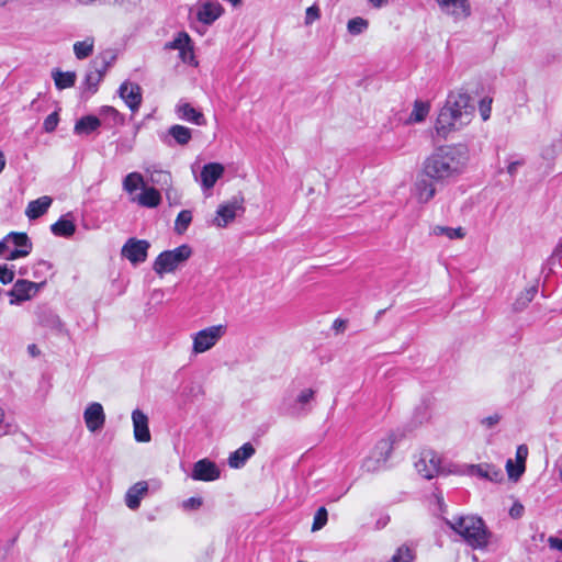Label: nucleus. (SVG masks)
I'll list each match as a JSON object with an SVG mask.
<instances>
[{
    "label": "nucleus",
    "mask_w": 562,
    "mask_h": 562,
    "mask_svg": "<svg viewBox=\"0 0 562 562\" xmlns=\"http://www.w3.org/2000/svg\"><path fill=\"white\" fill-rule=\"evenodd\" d=\"M470 161L467 145L453 144L437 147L423 162L424 171L437 182L449 181L462 175Z\"/></svg>",
    "instance_id": "nucleus-1"
},
{
    "label": "nucleus",
    "mask_w": 562,
    "mask_h": 562,
    "mask_svg": "<svg viewBox=\"0 0 562 562\" xmlns=\"http://www.w3.org/2000/svg\"><path fill=\"white\" fill-rule=\"evenodd\" d=\"M474 106L467 92L449 93L445 105L440 109L435 122L436 134L447 138L451 133L462 130L473 119Z\"/></svg>",
    "instance_id": "nucleus-2"
},
{
    "label": "nucleus",
    "mask_w": 562,
    "mask_h": 562,
    "mask_svg": "<svg viewBox=\"0 0 562 562\" xmlns=\"http://www.w3.org/2000/svg\"><path fill=\"white\" fill-rule=\"evenodd\" d=\"M446 524L473 549H483L490 541V531L485 522L477 516H460L452 520L446 519Z\"/></svg>",
    "instance_id": "nucleus-3"
},
{
    "label": "nucleus",
    "mask_w": 562,
    "mask_h": 562,
    "mask_svg": "<svg viewBox=\"0 0 562 562\" xmlns=\"http://www.w3.org/2000/svg\"><path fill=\"white\" fill-rule=\"evenodd\" d=\"M192 255V248L183 244L172 250L162 251L154 262V270L162 277L181 267Z\"/></svg>",
    "instance_id": "nucleus-4"
},
{
    "label": "nucleus",
    "mask_w": 562,
    "mask_h": 562,
    "mask_svg": "<svg viewBox=\"0 0 562 562\" xmlns=\"http://www.w3.org/2000/svg\"><path fill=\"white\" fill-rule=\"evenodd\" d=\"M223 325H215L195 333L192 337V353L199 355L210 350L225 335Z\"/></svg>",
    "instance_id": "nucleus-5"
},
{
    "label": "nucleus",
    "mask_w": 562,
    "mask_h": 562,
    "mask_svg": "<svg viewBox=\"0 0 562 562\" xmlns=\"http://www.w3.org/2000/svg\"><path fill=\"white\" fill-rule=\"evenodd\" d=\"M436 180L426 175L424 166L420 172L417 175L416 181L412 188V195L417 200L418 203L425 204L429 202L436 194Z\"/></svg>",
    "instance_id": "nucleus-6"
},
{
    "label": "nucleus",
    "mask_w": 562,
    "mask_h": 562,
    "mask_svg": "<svg viewBox=\"0 0 562 562\" xmlns=\"http://www.w3.org/2000/svg\"><path fill=\"white\" fill-rule=\"evenodd\" d=\"M150 244L144 239L130 238L123 245L121 255L133 265L144 262L147 258V252Z\"/></svg>",
    "instance_id": "nucleus-7"
},
{
    "label": "nucleus",
    "mask_w": 562,
    "mask_h": 562,
    "mask_svg": "<svg viewBox=\"0 0 562 562\" xmlns=\"http://www.w3.org/2000/svg\"><path fill=\"white\" fill-rule=\"evenodd\" d=\"M417 472L425 479L430 480L441 471V458L431 450L422 452L415 463Z\"/></svg>",
    "instance_id": "nucleus-8"
},
{
    "label": "nucleus",
    "mask_w": 562,
    "mask_h": 562,
    "mask_svg": "<svg viewBox=\"0 0 562 562\" xmlns=\"http://www.w3.org/2000/svg\"><path fill=\"white\" fill-rule=\"evenodd\" d=\"M439 9L454 21L465 20L471 15L469 0H436Z\"/></svg>",
    "instance_id": "nucleus-9"
},
{
    "label": "nucleus",
    "mask_w": 562,
    "mask_h": 562,
    "mask_svg": "<svg viewBox=\"0 0 562 562\" xmlns=\"http://www.w3.org/2000/svg\"><path fill=\"white\" fill-rule=\"evenodd\" d=\"M394 440L392 437L383 438L375 445L372 454L366 461L364 465L368 470H376L382 463H384L392 450H393Z\"/></svg>",
    "instance_id": "nucleus-10"
},
{
    "label": "nucleus",
    "mask_w": 562,
    "mask_h": 562,
    "mask_svg": "<svg viewBox=\"0 0 562 562\" xmlns=\"http://www.w3.org/2000/svg\"><path fill=\"white\" fill-rule=\"evenodd\" d=\"M83 419L89 431L101 430L105 424L103 406L98 402L90 403L83 412Z\"/></svg>",
    "instance_id": "nucleus-11"
},
{
    "label": "nucleus",
    "mask_w": 562,
    "mask_h": 562,
    "mask_svg": "<svg viewBox=\"0 0 562 562\" xmlns=\"http://www.w3.org/2000/svg\"><path fill=\"white\" fill-rule=\"evenodd\" d=\"M220 474V469L213 461L209 459H202L193 464L191 477L194 481L210 482L217 480Z\"/></svg>",
    "instance_id": "nucleus-12"
},
{
    "label": "nucleus",
    "mask_w": 562,
    "mask_h": 562,
    "mask_svg": "<svg viewBox=\"0 0 562 562\" xmlns=\"http://www.w3.org/2000/svg\"><path fill=\"white\" fill-rule=\"evenodd\" d=\"M120 97L125 104L133 111H137L142 104V89L137 83L125 81L119 89Z\"/></svg>",
    "instance_id": "nucleus-13"
},
{
    "label": "nucleus",
    "mask_w": 562,
    "mask_h": 562,
    "mask_svg": "<svg viewBox=\"0 0 562 562\" xmlns=\"http://www.w3.org/2000/svg\"><path fill=\"white\" fill-rule=\"evenodd\" d=\"M175 112H176L178 119H180L182 121H186V122L199 125V126H203L206 124L204 114L201 111L193 108L186 100H180L176 104Z\"/></svg>",
    "instance_id": "nucleus-14"
},
{
    "label": "nucleus",
    "mask_w": 562,
    "mask_h": 562,
    "mask_svg": "<svg viewBox=\"0 0 562 562\" xmlns=\"http://www.w3.org/2000/svg\"><path fill=\"white\" fill-rule=\"evenodd\" d=\"M44 283H14L9 292L10 303L20 304L35 296Z\"/></svg>",
    "instance_id": "nucleus-15"
},
{
    "label": "nucleus",
    "mask_w": 562,
    "mask_h": 562,
    "mask_svg": "<svg viewBox=\"0 0 562 562\" xmlns=\"http://www.w3.org/2000/svg\"><path fill=\"white\" fill-rule=\"evenodd\" d=\"M132 422L135 440L138 442H149L151 436L148 427L147 415L138 408L134 409L132 413Z\"/></svg>",
    "instance_id": "nucleus-16"
},
{
    "label": "nucleus",
    "mask_w": 562,
    "mask_h": 562,
    "mask_svg": "<svg viewBox=\"0 0 562 562\" xmlns=\"http://www.w3.org/2000/svg\"><path fill=\"white\" fill-rule=\"evenodd\" d=\"M10 239L11 259H18L20 257L27 256L32 249V244L25 233H10L8 235Z\"/></svg>",
    "instance_id": "nucleus-17"
},
{
    "label": "nucleus",
    "mask_w": 562,
    "mask_h": 562,
    "mask_svg": "<svg viewBox=\"0 0 562 562\" xmlns=\"http://www.w3.org/2000/svg\"><path fill=\"white\" fill-rule=\"evenodd\" d=\"M223 14L222 5L216 1L203 2L196 10V19L205 25H211Z\"/></svg>",
    "instance_id": "nucleus-18"
},
{
    "label": "nucleus",
    "mask_w": 562,
    "mask_h": 562,
    "mask_svg": "<svg viewBox=\"0 0 562 562\" xmlns=\"http://www.w3.org/2000/svg\"><path fill=\"white\" fill-rule=\"evenodd\" d=\"M224 167L218 162H210L203 166L200 175V183L203 190H211L223 176Z\"/></svg>",
    "instance_id": "nucleus-19"
},
{
    "label": "nucleus",
    "mask_w": 562,
    "mask_h": 562,
    "mask_svg": "<svg viewBox=\"0 0 562 562\" xmlns=\"http://www.w3.org/2000/svg\"><path fill=\"white\" fill-rule=\"evenodd\" d=\"M139 206L155 209L161 203V194L154 186H145L139 194L131 198Z\"/></svg>",
    "instance_id": "nucleus-20"
},
{
    "label": "nucleus",
    "mask_w": 562,
    "mask_h": 562,
    "mask_svg": "<svg viewBox=\"0 0 562 562\" xmlns=\"http://www.w3.org/2000/svg\"><path fill=\"white\" fill-rule=\"evenodd\" d=\"M240 209L241 204L237 200L221 204L216 211L214 224L217 227H225L236 217V213Z\"/></svg>",
    "instance_id": "nucleus-21"
},
{
    "label": "nucleus",
    "mask_w": 562,
    "mask_h": 562,
    "mask_svg": "<svg viewBox=\"0 0 562 562\" xmlns=\"http://www.w3.org/2000/svg\"><path fill=\"white\" fill-rule=\"evenodd\" d=\"M528 456V448L525 445H520L517 448L516 451V465L514 464L513 460H507L506 462V470L508 472V476L510 479L517 480L520 477V475L525 472V462Z\"/></svg>",
    "instance_id": "nucleus-22"
},
{
    "label": "nucleus",
    "mask_w": 562,
    "mask_h": 562,
    "mask_svg": "<svg viewBox=\"0 0 562 562\" xmlns=\"http://www.w3.org/2000/svg\"><path fill=\"white\" fill-rule=\"evenodd\" d=\"M147 491V482L140 481L135 483L132 487L128 488L125 495L126 506L131 509H137L139 507L142 498L146 495Z\"/></svg>",
    "instance_id": "nucleus-23"
},
{
    "label": "nucleus",
    "mask_w": 562,
    "mask_h": 562,
    "mask_svg": "<svg viewBox=\"0 0 562 562\" xmlns=\"http://www.w3.org/2000/svg\"><path fill=\"white\" fill-rule=\"evenodd\" d=\"M149 181L153 186H157L162 191H165L167 199H170L172 190V176L169 171L153 169L150 171Z\"/></svg>",
    "instance_id": "nucleus-24"
},
{
    "label": "nucleus",
    "mask_w": 562,
    "mask_h": 562,
    "mask_svg": "<svg viewBox=\"0 0 562 562\" xmlns=\"http://www.w3.org/2000/svg\"><path fill=\"white\" fill-rule=\"evenodd\" d=\"M255 454V448L251 443L246 442L240 448L229 454L228 465L233 469H239L245 465L246 461Z\"/></svg>",
    "instance_id": "nucleus-25"
},
{
    "label": "nucleus",
    "mask_w": 562,
    "mask_h": 562,
    "mask_svg": "<svg viewBox=\"0 0 562 562\" xmlns=\"http://www.w3.org/2000/svg\"><path fill=\"white\" fill-rule=\"evenodd\" d=\"M52 198L43 195L36 200L31 201L25 210V214L30 220H35L44 215L52 205Z\"/></svg>",
    "instance_id": "nucleus-26"
},
{
    "label": "nucleus",
    "mask_w": 562,
    "mask_h": 562,
    "mask_svg": "<svg viewBox=\"0 0 562 562\" xmlns=\"http://www.w3.org/2000/svg\"><path fill=\"white\" fill-rule=\"evenodd\" d=\"M145 180L142 173L137 171H133L127 173L122 181L123 190L132 198L138 189H143L145 187Z\"/></svg>",
    "instance_id": "nucleus-27"
},
{
    "label": "nucleus",
    "mask_w": 562,
    "mask_h": 562,
    "mask_svg": "<svg viewBox=\"0 0 562 562\" xmlns=\"http://www.w3.org/2000/svg\"><path fill=\"white\" fill-rule=\"evenodd\" d=\"M105 70L106 66L102 65L101 67H92L87 71L83 85L90 93H94L97 91L99 83L103 79Z\"/></svg>",
    "instance_id": "nucleus-28"
},
{
    "label": "nucleus",
    "mask_w": 562,
    "mask_h": 562,
    "mask_svg": "<svg viewBox=\"0 0 562 562\" xmlns=\"http://www.w3.org/2000/svg\"><path fill=\"white\" fill-rule=\"evenodd\" d=\"M470 472L474 475L490 480L492 482L501 481L503 477L502 471L491 464L472 465L470 468Z\"/></svg>",
    "instance_id": "nucleus-29"
},
{
    "label": "nucleus",
    "mask_w": 562,
    "mask_h": 562,
    "mask_svg": "<svg viewBox=\"0 0 562 562\" xmlns=\"http://www.w3.org/2000/svg\"><path fill=\"white\" fill-rule=\"evenodd\" d=\"M430 112V103L428 101L416 100L413 104L412 112L407 119L408 124L422 123L426 120Z\"/></svg>",
    "instance_id": "nucleus-30"
},
{
    "label": "nucleus",
    "mask_w": 562,
    "mask_h": 562,
    "mask_svg": "<svg viewBox=\"0 0 562 562\" xmlns=\"http://www.w3.org/2000/svg\"><path fill=\"white\" fill-rule=\"evenodd\" d=\"M101 125L99 117L93 115H87L78 120L75 124V133L78 135H89L90 133L98 130Z\"/></svg>",
    "instance_id": "nucleus-31"
},
{
    "label": "nucleus",
    "mask_w": 562,
    "mask_h": 562,
    "mask_svg": "<svg viewBox=\"0 0 562 562\" xmlns=\"http://www.w3.org/2000/svg\"><path fill=\"white\" fill-rule=\"evenodd\" d=\"M52 77L58 90L74 87L77 78L75 71H61L58 69L52 72Z\"/></svg>",
    "instance_id": "nucleus-32"
},
{
    "label": "nucleus",
    "mask_w": 562,
    "mask_h": 562,
    "mask_svg": "<svg viewBox=\"0 0 562 562\" xmlns=\"http://www.w3.org/2000/svg\"><path fill=\"white\" fill-rule=\"evenodd\" d=\"M50 231L55 236L70 237L76 232V225L72 221L60 217L50 226Z\"/></svg>",
    "instance_id": "nucleus-33"
},
{
    "label": "nucleus",
    "mask_w": 562,
    "mask_h": 562,
    "mask_svg": "<svg viewBox=\"0 0 562 562\" xmlns=\"http://www.w3.org/2000/svg\"><path fill=\"white\" fill-rule=\"evenodd\" d=\"M431 234L435 236H446L448 239H462L465 236V232L462 227H448L436 225L431 228Z\"/></svg>",
    "instance_id": "nucleus-34"
},
{
    "label": "nucleus",
    "mask_w": 562,
    "mask_h": 562,
    "mask_svg": "<svg viewBox=\"0 0 562 562\" xmlns=\"http://www.w3.org/2000/svg\"><path fill=\"white\" fill-rule=\"evenodd\" d=\"M168 134L179 144L187 145L192 138L191 130L183 125H172L168 130Z\"/></svg>",
    "instance_id": "nucleus-35"
},
{
    "label": "nucleus",
    "mask_w": 562,
    "mask_h": 562,
    "mask_svg": "<svg viewBox=\"0 0 562 562\" xmlns=\"http://www.w3.org/2000/svg\"><path fill=\"white\" fill-rule=\"evenodd\" d=\"M94 40L87 37L83 41H78L74 44V54L78 59H85L93 53Z\"/></svg>",
    "instance_id": "nucleus-36"
},
{
    "label": "nucleus",
    "mask_w": 562,
    "mask_h": 562,
    "mask_svg": "<svg viewBox=\"0 0 562 562\" xmlns=\"http://www.w3.org/2000/svg\"><path fill=\"white\" fill-rule=\"evenodd\" d=\"M190 46H192V41L187 32H179L176 37L166 45L167 48L177 49L179 52L186 48L190 50Z\"/></svg>",
    "instance_id": "nucleus-37"
},
{
    "label": "nucleus",
    "mask_w": 562,
    "mask_h": 562,
    "mask_svg": "<svg viewBox=\"0 0 562 562\" xmlns=\"http://www.w3.org/2000/svg\"><path fill=\"white\" fill-rule=\"evenodd\" d=\"M192 222V213L189 210H182L175 221V232L182 235Z\"/></svg>",
    "instance_id": "nucleus-38"
},
{
    "label": "nucleus",
    "mask_w": 562,
    "mask_h": 562,
    "mask_svg": "<svg viewBox=\"0 0 562 562\" xmlns=\"http://www.w3.org/2000/svg\"><path fill=\"white\" fill-rule=\"evenodd\" d=\"M369 27L368 20L357 16L348 21L347 30L351 35H359Z\"/></svg>",
    "instance_id": "nucleus-39"
},
{
    "label": "nucleus",
    "mask_w": 562,
    "mask_h": 562,
    "mask_svg": "<svg viewBox=\"0 0 562 562\" xmlns=\"http://www.w3.org/2000/svg\"><path fill=\"white\" fill-rule=\"evenodd\" d=\"M33 277L36 279H44L46 281L47 278H52V266L49 262L45 260H41L33 266Z\"/></svg>",
    "instance_id": "nucleus-40"
},
{
    "label": "nucleus",
    "mask_w": 562,
    "mask_h": 562,
    "mask_svg": "<svg viewBox=\"0 0 562 562\" xmlns=\"http://www.w3.org/2000/svg\"><path fill=\"white\" fill-rule=\"evenodd\" d=\"M100 115L104 121H109V123L113 125L121 124L123 122V117L120 112L112 106H103L100 110Z\"/></svg>",
    "instance_id": "nucleus-41"
},
{
    "label": "nucleus",
    "mask_w": 562,
    "mask_h": 562,
    "mask_svg": "<svg viewBox=\"0 0 562 562\" xmlns=\"http://www.w3.org/2000/svg\"><path fill=\"white\" fill-rule=\"evenodd\" d=\"M537 292H538V286L536 284L529 286L526 290L525 294H521L519 297L516 299V301L514 303L515 308L516 310L524 308L535 297Z\"/></svg>",
    "instance_id": "nucleus-42"
},
{
    "label": "nucleus",
    "mask_w": 562,
    "mask_h": 562,
    "mask_svg": "<svg viewBox=\"0 0 562 562\" xmlns=\"http://www.w3.org/2000/svg\"><path fill=\"white\" fill-rule=\"evenodd\" d=\"M327 522V510L325 507H319L314 516V521L312 525V531H317L322 529Z\"/></svg>",
    "instance_id": "nucleus-43"
},
{
    "label": "nucleus",
    "mask_w": 562,
    "mask_h": 562,
    "mask_svg": "<svg viewBox=\"0 0 562 562\" xmlns=\"http://www.w3.org/2000/svg\"><path fill=\"white\" fill-rule=\"evenodd\" d=\"M314 394L315 392L312 389H305L301 391L295 401L301 409H303L306 404L313 401Z\"/></svg>",
    "instance_id": "nucleus-44"
},
{
    "label": "nucleus",
    "mask_w": 562,
    "mask_h": 562,
    "mask_svg": "<svg viewBox=\"0 0 562 562\" xmlns=\"http://www.w3.org/2000/svg\"><path fill=\"white\" fill-rule=\"evenodd\" d=\"M58 125V114L56 112L50 113L43 123V128L45 132L50 133L56 130Z\"/></svg>",
    "instance_id": "nucleus-45"
},
{
    "label": "nucleus",
    "mask_w": 562,
    "mask_h": 562,
    "mask_svg": "<svg viewBox=\"0 0 562 562\" xmlns=\"http://www.w3.org/2000/svg\"><path fill=\"white\" fill-rule=\"evenodd\" d=\"M492 100L491 99H482L479 105L480 115L483 121H487L491 116L492 111Z\"/></svg>",
    "instance_id": "nucleus-46"
},
{
    "label": "nucleus",
    "mask_w": 562,
    "mask_h": 562,
    "mask_svg": "<svg viewBox=\"0 0 562 562\" xmlns=\"http://www.w3.org/2000/svg\"><path fill=\"white\" fill-rule=\"evenodd\" d=\"M318 19H319V9H318V7L312 5V7L306 9V12H305V24L306 25L312 24L314 21H316Z\"/></svg>",
    "instance_id": "nucleus-47"
},
{
    "label": "nucleus",
    "mask_w": 562,
    "mask_h": 562,
    "mask_svg": "<svg viewBox=\"0 0 562 562\" xmlns=\"http://www.w3.org/2000/svg\"><path fill=\"white\" fill-rule=\"evenodd\" d=\"M203 499L201 497H190L182 503V507L186 510L198 509L202 506Z\"/></svg>",
    "instance_id": "nucleus-48"
},
{
    "label": "nucleus",
    "mask_w": 562,
    "mask_h": 562,
    "mask_svg": "<svg viewBox=\"0 0 562 562\" xmlns=\"http://www.w3.org/2000/svg\"><path fill=\"white\" fill-rule=\"evenodd\" d=\"M12 248L10 247V239L8 238V235L0 241V257L12 260L10 255Z\"/></svg>",
    "instance_id": "nucleus-49"
},
{
    "label": "nucleus",
    "mask_w": 562,
    "mask_h": 562,
    "mask_svg": "<svg viewBox=\"0 0 562 562\" xmlns=\"http://www.w3.org/2000/svg\"><path fill=\"white\" fill-rule=\"evenodd\" d=\"M14 271L8 265L0 266V281H13Z\"/></svg>",
    "instance_id": "nucleus-50"
},
{
    "label": "nucleus",
    "mask_w": 562,
    "mask_h": 562,
    "mask_svg": "<svg viewBox=\"0 0 562 562\" xmlns=\"http://www.w3.org/2000/svg\"><path fill=\"white\" fill-rule=\"evenodd\" d=\"M346 327H347V321L346 319H341V318L335 319L334 323H333V326H331V328L337 334L345 331Z\"/></svg>",
    "instance_id": "nucleus-51"
},
{
    "label": "nucleus",
    "mask_w": 562,
    "mask_h": 562,
    "mask_svg": "<svg viewBox=\"0 0 562 562\" xmlns=\"http://www.w3.org/2000/svg\"><path fill=\"white\" fill-rule=\"evenodd\" d=\"M549 547L554 550L562 552V539L557 537H550L548 539Z\"/></svg>",
    "instance_id": "nucleus-52"
},
{
    "label": "nucleus",
    "mask_w": 562,
    "mask_h": 562,
    "mask_svg": "<svg viewBox=\"0 0 562 562\" xmlns=\"http://www.w3.org/2000/svg\"><path fill=\"white\" fill-rule=\"evenodd\" d=\"M179 53H180V58L183 61H191L194 58L193 45L190 46V50H187V48H186L183 50H180Z\"/></svg>",
    "instance_id": "nucleus-53"
},
{
    "label": "nucleus",
    "mask_w": 562,
    "mask_h": 562,
    "mask_svg": "<svg viewBox=\"0 0 562 562\" xmlns=\"http://www.w3.org/2000/svg\"><path fill=\"white\" fill-rule=\"evenodd\" d=\"M120 5H123L127 9L135 8L140 3V0H114Z\"/></svg>",
    "instance_id": "nucleus-54"
},
{
    "label": "nucleus",
    "mask_w": 562,
    "mask_h": 562,
    "mask_svg": "<svg viewBox=\"0 0 562 562\" xmlns=\"http://www.w3.org/2000/svg\"><path fill=\"white\" fill-rule=\"evenodd\" d=\"M524 164L522 160H516V161H512L508 166H507V172L510 175V176H514L517 171V168L519 166H521Z\"/></svg>",
    "instance_id": "nucleus-55"
},
{
    "label": "nucleus",
    "mask_w": 562,
    "mask_h": 562,
    "mask_svg": "<svg viewBox=\"0 0 562 562\" xmlns=\"http://www.w3.org/2000/svg\"><path fill=\"white\" fill-rule=\"evenodd\" d=\"M499 422L498 415L488 416L483 419V424H485L487 427H492L496 425Z\"/></svg>",
    "instance_id": "nucleus-56"
},
{
    "label": "nucleus",
    "mask_w": 562,
    "mask_h": 562,
    "mask_svg": "<svg viewBox=\"0 0 562 562\" xmlns=\"http://www.w3.org/2000/svg\"><path fill=\"white\" fill-rule=\"evenodd\" d=\"M371 7L380 9L387 4L389 0H366Z\"/></svg>",
    "instance_id": "nucleus-57"
},
{
    "label": "nucleus",
    "mask_w": 562,
    "mask_h": 562,
    "mask_svg": "<svg viewBox=\"0 0 562 562\" xmlns=\"http://www.w3.org/2000/svg\"><path fill=\"white\" fill-rule=\"evenodd\" d=\"M5 167V158H4V154L2 150H0V173L2 172V170L4 169Z\"/></svg>",
    "instance_id": "nucleus-58"
},
{
    "label": "nucleus",
    "mask_w": 562,
    "mask_h": 562,
    "mask_svg": "<svg viewBox=\"0 0 562 562\" xmlns=\"http://www.w3.org/2000/svg\"><path fill=\"white\" fill-rule=\"evenodd\" d=\"M521 512H522V506H519V508H517V509L515 507H513L510 510V515L513 517H518L521 514Z\"/></svg>",
    "instance_id": "nucleus-59"
},
{
    "label": "nucleus",
    "mask_w": 562,
    "mask_h": 562,
    "mask_svg": "<svg viewBox=\"0 0 562 562\" xmlns=\"http://www.w3.org/2000/svg\"><path fill=\"white\" fill-rule=\"evenodd\" d=\"M554 254L555 255H560L562 254V238L559 240V243L557 244L555 248H554Z\"/></svg>",
    "instance_id": "nucleus-60"
},
{
    "label": "nucleus",
    "mask_w": 562,
    "mask_h": 562,
    "mask_svg": "<svg viewBox=\"0 0 562 562\" xmlns=\"http://www.w3.org/2000/svg\"><path fill=\"white\" fill-rule=\"evenodd\" d=\"M29 351H30V353H31L32 356H36V355H38V349H37V347H36L35 345H30V346H29Z\"/></svg>",
    "instance_id": "nucleus-61"
},
{
    "label": "nucleus",
    "mask_w": 562,
    "mask_h": 562,
    "mask_svg": "<svg viewBox=\"0 0 562 562\" xmlns=\"http://www.w3.org/2000/svg\"><path fill=\"white\" fill-rule=\"evenodd\" d=\"M558 469H559V476L562 480V454L560 456L558 460Z\"/></svg>",
    "instance_id": "nucleus-62"
},
{
    "label": "nucleus",
    "mask_w": 562,
    "mask_h": 562,
    "mask_svg": "<svg viewBox=\"0 0 562 562\" xmlns=\"http://www.w3.org/2000/svg\"><path fill=\"white\" fill-rule=\"evenodd\" d=\"M435 496L437 498L438 504L441 506V504L443 502L442 495L441 494H435Z\"/></svg>",
    "instance_id": "nucleus-63"
},
{
    "label": "nucleus",
    "mask_w": 562,
    "mask_h": 562,
    "mask_svg": "<svg viewBox=\"0 0 562 562\" xmlns=\"http://www.w3.org/2000/svg\"><path fill=\"white\" fill-rule=\"evenodd\" d=\"M2 419H3V412H2V409L0 408V423L2 422Z\"/></svg>",
    "instance_id": "nucleus-64"
}]
</instances>
